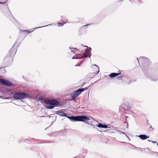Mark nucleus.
I'll return each mask as SVG.
<instances>
[{"mask_svg":"<svg viewBox=\"0 0 158 158\" xmlns=\"http://www.w3.org/2000/svg\"><path fill=\"white\" fill-rule=\"evenodd\" d=\"M73 100H74V101L75 100V99H74V98H73Z\"/></svg>","mask_w":158,"mask_h":158,"instance_id":"20","label":"nucleus"},{"mask_svg":"<svg viewBox=\"0 0 158 158\" xmlns=\"http://www.w3.org/2000/svg\"><path fill=\"white\" fill-rule=\"evenodd\" d=\"M39 101L43 104H44L46 103V99L44 98H40Z\"/></svg>","mask_w":158,"mask_h":158,"instance_id":"12","label":"nucleus"},{"mask_svg":"<svg viewBox=\"0 0 158 158\" xmlns=\"http://www.w3.org/2000/svg\"><path fill=\"white\" fill-rule=\"evenodd\" d=\"M48 105L46 106L45 107L48 109H52L55 107L58 106L60 105V102L57 100H48Z\"/></svg>","mask_w":158,"mask_h":158,"instance_id":"2","label":"nucleus"},{"mask_svg":"<svg viewBox=\"0 0 158 158\" xmlns=\"http://www.w3.org/2000/svg\"><path fill=\"white\" fill-rule=\"evenodd\" d=\"M50 25H51V24H50ZM48 25H46V26H42V27H36V28H39L42 27H44L47 26H48Z\"/></svg>","mask_w":158,"mask_h":158,"instance_id":"15","label":"nucleus"},{"mask_svg":"<svg viewBox=\"0 0 158 158\" xmlns=\"http://www.w3.org/2000/svg\"><path fill=\"white\" fill-rule=\"evenodd\" d=\"M157 146H158V143L157 144Z\"/></svg>","mask_w":158,"mask_h":158,"instance_id":"22","label":"nucleus"},{"mask_svg":"<svg viewBox=\"0 0 158 158\" xmlns=\"http://www.w3.org/2000/svg\"><path fill=\"white\" fill-rule=\"evenodd\" d=\"M79 54H77L76 57L73 56L72 58V59H81L84 57H87L88 56L86 55L85 54H84L83 56L81 55V56H80Z\"/></svg>","mask_w":158,"mask_h":158,"instance_id":"7","label":"nucleus"},{"mask_svg":"<svg viewBox=\"0 0 158 158\" xmlns=\"http://www.w3.org/2000/svg\"><path fill=\"white\" fill-rule=\"evenodd\" d=\"M68 118L73 121L87 122L89 119V117L85 116H78L75 117L71 116L68 117Z\"/></svg>","mask_w":158,"mask_h":158,"instance_id":"1","label":"nucleus"},{"mask_svg":"<svg viewBox=\"0 0 158 158\" xmlns=\"http://www.w3.org/2000/svg\"><path fill=\"white\" fill-rule=\"evenodd\" d=\"M122 134H124L125 133H124V132H122Z\"/></svg>","mask_w":158,"mask_h":158,"instance_id":"18","label":"nucleus"},{"mask_svg":"<svg viewBox=\"0 0 158 158\" xmlns=\"http://www.w3.org/2000/svg\"><path fill=\"white\" fill-rule=\"evenodd\" d=\"M56 114H58L60 116H66V114L64 112L63 110H60L57 111L56 112Z\"/></svg>","mask_w":158,"mask_h":158,"instance_id":"6","label":"nucleus"},{"mask_svg":"<svg viewBox=\"0 0 158 158\" xmlns=\"http://www.w3.org/2000/svg\"><path fill=\"white\" fill-rule=\"evenodd\" d=\"M145 58L144 57H142L140 58H139V60H142L144 58Z\"/></svg>","mask_w":158,"mask_h":158,"instance_id":"16","label":"nucleus"},{"mask_svg":"<svg viewBox=\"0 0 158 158\" xmlns=\"http://www.w3.org/2000/svg\"><path fill=\"white\" fill-rule=\"evenodd\" d=\"M0 82L1 84L7 86H10L13 85L11 82L3 79L0 78Z\"/></svg>","mask_w":158,"mask_h":158,"instance_id":"5","label":"nucleus"},{"mask_svg":"<svg viewBox=\"0 0 158 158\" xmlns=\"http://www.w3.org/2000/svg\"><path fill=\"white\" fill-rule=\"evenodd\" d=\"M137 59L138 60V61H139V60H138V58H137Z\"/></svg>","mask_w":158,"mask_h":158,"instance_id":"21","label":"nucleus"},{"mask_svg":"<svg viewBox=\"0 0 158 158\" xmlns=\"http://www.w3.org/2000/svg\"><path fill=\"white\" fill-rule=\"evenodd\" d=\"M98 127H101L103 128H107V126L106 125H103L101 123H99L98 125H97Z\"/></svg>","mask_w":158,"mask_h":158,"instance_id":"9","label":"nucleus"},{"mask_svg":"<svg viewBox=\"0 0 158 158\" xmlns=\"http://www.w3.org/2000/svg\"><path fill=\"white\" fill-rule=\"evenodd\" d=\"M70 48L71 49V52H73V53L74 54H75V53L74 51L73 50V49H76L77 50H78L76 48Z\"/></svg>","mask_w":158,"mask_h":158,"instance_id":"13","label":"nucleus"},{"mask_svg":"<svg viewBox=\"0 0 158 158\" xmlns=\"http://www.w3.org/2000/svg\"><path fill=\"white\" fill-rule=\"evenodd\" d=\"M94 66H96L95 69H96V71L94 72L95 74H97L99 72V68L98 66L96 64H94Z\"/></svg>","mask_w":158,"mask_h":158,"instance_id":"10","label":"nucleus"},{"mask_svg":"<svg viewBox=\"0 0 158 158\" xmlns=\"http://www.w3.org/2000/svg\"><path fill=\"white\" fill-rule=\"evenodd\" d=\"M120 74V73H112L110 74V76L111 77H114Z\"/></svg>","mask_w":158,"mask_h":158,"instance_id":"11","label":"nucleus"},{"mask_svg":"<svg viewBox=\"0 0 158 158\" xmlns=\"http://www.w3.org/2000/svg\"><path fill=\"white\" fill-rule=\"evenodd\" d=\"M13 97L15 99H20L29 97L28 95L23 93H17L13 94Z\"/></svg>","mask_w":158,"mask_h":158,"instance_id":"3","label":"nucleus"},{"mask_svg":"<svg viewBox=\"0 0 158 158\" xmlns=\"http://www.w3.org/2000/svg\"><path fill=\"white\" fill-rule=\"evenodd\" d=\"M142 140H144L149 138V136H147L145 135H141L138 136Z\"/></svg>","mask_w":158,"mask_h":158,"instance_id":"8","label":"nucleus"},{"mask_svg":"<svg viewBox=\"0 0 158 158\" xmlns=\"http://www.w3.org/2000/svg\"><path fill=\"white\" fill-rule=\"evenodd\" d=\"M89 49H90V50H91V48H89Z\"/></svg>","mask_w":158,"mask_h":158,"instance_id":"19","label":"nucleus"},{"mask_svg":"<svg viewBox=\"0 0 158 158\" xmlns=\"http://www.w3.org/2000/svg\"><path fill=\"white\" fill-rule=\"evenodd\" d=\"M67 21H66V22H64L63 23H58V24H59L60 25V26H63V24H64L66 23V22H67Z\"/></svg>","mask_w":158,"mask_h":158,"instance_id":"14","label":"nucleus"},{"mask_svg":"<svg viewBox=\"0 0 158 158\" xmlns=\"http://www.w3.org/2000/svg\"><path fill=\"white\" fill-rule=\"evenodd\" d=\"M89 87V86L74 91L73 93L71 94L70 96L73 98H75L79 95L82 92L87 89Z\"/></svg>","mask_w":158,"mask_h":158,"instance_id":"4","label":"nucleus"},{"mask_svg":"<svg viewBox=\"0 0 158 158\" xmlns=\"http://www.w3.org/2000/svg\"><path fill=\"white\" fill-rule=\"evenodd\" d=\"M75 66H79V65H75Z\"/></svg>","mask_w":158,"mask_h":158,"instance_id":"17","label":"nucleus"}]
</instances>
